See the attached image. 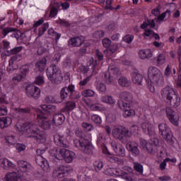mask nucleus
<instances>
[{
    "label": "nucleus",
    "mask_w": 181,
    "mask_h": 181,
    "mask_svg": "<svg viewBox=\"0 0 181 181\" xmlns=\"http://www.w3.org/2000/svg\"><path fill=\"white\" fill-rule=\"evenodd\" d=\"M161 97L167 104L173 108H177L180 105V97L175 89L169 86L161 90Z\"/></svg>",
    "instance_id": "f257e3e1"
},
{
    "label": "nucleus",
    "mask_w": 181,
    "mask_h": 181,
    "mask_svg": "<svg viewBox=\"0 0 181 181\" xmlns=\"http://www.w3.org/2000/svg\"><path fill=\"white\" fill-rule=\"evenodd\" d=\"M47 76L52 84H60L63 81L62 71L55 64H52L47 69Z\"/></svg>",
    "instance_id": "f03ea898"
},
{
    "label": "nucleus",
    "mask_w": 181,
    "mask_h": 181,
    "mask_svg": "<svg viewBox=\"0 0 181 181\" xmlns=\"http://www.w3.org/2000/svg\"><path fill=\"white\" fill-rule=\"evenodd\" d=\"M74 146L80 149L81 152L86 155H93L94 146L93 143L84 137H80L79 139L74 140Z\"/></svg>",
    "instance_id": "7ed1b4c3"
},
{
    "label": "nucleus",
    "mask_w": 181,
    "mask_h": 181,
    "mask_svg": "<svg viewBox=\"0 0 181 181\" xmlns=\"http://www.w3.org/2000/svg\"><path fill=\"white\" fill-rule=\"evenodd\" d=\"M148 77L150 83L156 84V86H162L163 84V75L160 70L155 66L148 68Z\"/></svg>",
    "instance_id": "20e7f679"
},
{
    "label": "nucleus",
    "mask_w": 181,
    "mask_h": 181,
    "mask_svg": "<svg viewBox=\"0 0 181 181\" xmlns=\"http://www.w3.org/2000/svg\"><path fill=\"white\" fill-rule=\"evenodd\" d=\"M159 132L162 135L163 139L168 142L170 145L173 146L175 141H173V133L166 123H161L158 125Z\"/></svg>",
    "instance_id": "39448f33"
},
{
    "label": "nucleus",
    "mask_w": 181,
    "mask_h": 181,
    "mask_svg": "<svg viewBox=\"0 0 181 181\" xmlns=\"http://www.w3.org/2000/svg\"><path fill=\"white\" fill-rule=\"evenodd\" d=\"M21 131L25 132L27 138H33V139L39 132V127L33 122H27L22 124Z\"/></svg>",
    "instance_id": "423d86ee"
},
{
    "label": "nucleus",
    "mask_w": 181,
    "mask_h": 181,
    "mask_svg": "<svg viewBox=\"0 0 181 181\" xmlns=\"http://www.w3.org/2000/svg\"><path fill=\"white\" fill-rule=\"evenodd\" d=\"M71 169V167H70L68 165H60L54 170L53 175L54 176L58 177L59 179H62V177H64V176H67Z\"/></svg>",
    "instance_id": "0eeeda50"
},
{
    "label": "nucleus",
    "mask_w": 181,
    "mask_h": 181,
    "mask_svg": "<svg viewBox=\"0 0 181 181\" xmlns=\"http://www.w3.org/2000/svg\"><path fill=\"white\" fill-rule=\"evenodd\" d=\"M9 33H12L11 35V37H15L17 40H19V37H23V36H25V33H21V30L15 28L6 27L2 30V35L4 37L7 35H9Z\"/></svg>",
    "instance_id": "6e6552de"
},
{
    "label": "nucleus",
    "mask_w": 181,
    "mask_h": 181,
    "mask_svg": "<svg viewBox=\"0 0 181 181\" xmlns=\"http://www.w3.org/2000/svg\"><path fill=\"white\" fill-rule=\"evenodd\" d=\"M165 112L170 122L173 125H175V127H177V125H179V115H177V113H176V112H175L170 107H167L165 108Z\"/></svg>",
    "instance_id": "1a4fd4ad"
},
{
    "label": "nucleus",
    "mask_w": 181,
    "mask_h": 181,
    "mask_svg": "<svg viewBox=\"0 0 181 181\" xmlns=\"http://www.w3.org/2000/svg\"><path fill=\"white\" fill-rule=\"evenodd\" d=\"M28 97L37 100L40 97V89L35 85H28L25 88Z\"/></svg>",
    "instance_id": "9d476101"
},
{
    "label": "nucleus",
    "mask_w": 181,
    "mask_h": 181,
    "mask_svg": "<svg viewBox=\"0 0 181 181\" xmlns=\"http://www.w3.org/2000/svg\"><path fill=\"white\" fill-rule=\"evenodd\" d=\"M59 153L64 159L66 163H71L74 159V152L66 149L64 148H60L59 150Z\"/></svg>",
    "instance_id": "9b49d317"
},
{
    "label": "nucleus",
    "mask_w": 181,
    "mask_h": 181,
    "mask_svg": "<svg viewBox=\"0 0 181 181\" xmlns=\"http://www.w3.org/2000/svg\"><path fill=\"white\" fill-rule=\"evenodd\" d=\"M123 170L122 171L120 176L122 179H124L127 181H136V180L134 179L132 176H134V169L129 166H124L122 168Z\"/></svg>",
    "instance_id": "f8f14e48"
},
{
    "label": "nucleus",
    "mask_w": 181,
    "mask_h": 181,
    "mask_svg": "<svg viewBox=\"0 0 181 181\" xmlns=\"http://www.w3.org/2000/svg\"><path fill=\"white\" fill-rule=\"evenodd\" d=\"M54 142L57 146H60L61 148H69V141L66 140L64 136L55 134L54 136Z\"/></svg>",
    "instance_id": "ddd939ff"
},
{
    "label": "nucleus",
    "mask_w": 181,
    "mask_h": 181,
    "mask_svg": "<svg viewBox=\"0 0 181 181\" xmlns=\"http://www.w3.org/2000/svg\"><path fill=\"white\" fill-rule=\"evenodd\" d=\"M111 146L117 156H125V148H124V146L117 144L115 141H112Z\"/></svg>",
    "instance_id": "4468645a"
},
{
    "label": "nucleus",
    "mask_w": 181,
    "mask_h": 181,
    "mask_svg": "<svg viewBox=\"0 0 181 181\" xmlns=\"http://www.w3.org/2000/svg\"><path fill=\"white\" fill-rule=\"evenodd\" d=\"M127 149L131 152L133 156H139V148H138V144L134 141H129L127 143Z\"/></svg>",
    "instance_id": "2eb2a0df"
},
{
    "label": "nucleus",
    "mask_w": 181,
    "mask_h": 181,
    "mask_svg": "<svg viewBox=\"0 0 181 181\" xmlns=\"http://www.w3.org/2000/svg\"><path fill=\"white\" fill-rule=\"evenodd\" d=\"M112 134L114 138L119 139V141H122V139H124V127L121 126L115 127L112 130Z\"/></svg>",
    "instance_id": "dca6fc26"
},
{
    "label": "nucleus",
    "mask_w": 181,
    "mask_h": 181,
    "mask_svg": "<svg viewBox=\"0 0 181 181\" xmlns=\"http://www.w3.org/2000/svg\"><path fill=\"white\" fill-rule=\"evenodd\" d=\"M42 110L40 111L41 114H46L47 115H51L57 111V108L54 105H41Z\"/></svg>",
    "instance_id": "f3484780"
},
{
    "label": "nucleus",
    "mask_w": 181,
    "mask_h": 181,
    "mask_svg": "<svg viewBox=\"0 0 181 181\" xmlns=\"http://www.w3.org/2000/svg\"><path fill=\"white\" fill-rule=\"evenodd\" d=\"M38 123L40 128L42 129H50V122L45 117L37 115Z\"/></svg>",
    "instance_id": "a211bd4d"
},
{
    "label": "nucleus",
    "mask_w": 181,
    "mask_h": 181,
    "mask_svg": "<svg viewBox=\"0 0 181 181\" xmlns=\"http://www.w3.org/2000/svg\"><path fill=\"white\" fill-rule=\"evenodd\" d=\"M141 128L144 132L146 134V135H150V136H151V135L155 134V129L153 128V125H152V124L150 122H144L141 124Z\"/></svg>",
    "instance_id": "6ab92c4d"
},
{
    "label": "nucleus",
    "mask_w": 181,
    "mask_h": 181,
    "mask_svg": "<svg viewBox=\"0 0 181 181\" xmlns=\"http://www.w3.org/2000/svg\"><path fill=\"white\" fill-rule=\"evenodd\" d=\"M132 81L136 86H142V83H144V76L142 74H139L138 71H134L132 73Z\"/></svg>",
    "instance_id": "aec40b11"
},
{
    "label": "nucleus",
    "mask_w": 181,
    "mask_h": 181,
    "mask_svg": "<svg viewBox=\"0 0 181 181\" xmlns=\"http://www.w3.org/2000/svg\"><path fill=\"white\" fill-rule=\"evenodd\" d=\"M35 162L37 165L42 168V170H47V169H49V164H47V161H46V158L37 156H35Z\"/></svg>",
    "instance_id": "412c9836"
},
{
    "label": "nucleus",
    "mask_w": 181,
    "mask_h": 181,
    "mask_svg": "<svg viewBox=\"0 0 181 181\" xmlns=\"http://www.w3.org/2000/svg\"><path fill=\"white\" fill-rule=\"evenodd\" d=\"M3 181H22V177L15 172L9 173L6 175Z\"/></svg>",
    "instance_id": "4be33fe9"
},
{
    "label": "nucleus",
    "mask_w": 181,
    "mask_h": 181,
    "mask_svg": "<svg viewBox=\"0 0 181 181\" xmlns=\"http://www.w3.org/2000/svg\"><path fill=\"white\" fill-rule=\"evenodd\" d=\"M71 87H72V85H69V86H65L62 88L60 91L61 101H59V103H63V101H64V100H66V98L69 97V94H70L71 91Z\"/></svg>",
    "instance_id": "5701e85b"
},
{
    "label": "nucleus",
    "mask_w": 181,
    "mask_h": 181,
    "mask_svg": "<svg viewBox=\"0 0 181 181\" xmlns=\"http://www.w3.org/2000/svg\"><path fill=\"white\" fill-rule=\"evenodd\" d=\"M66 117L64 116L63 114L59 113L55 115L52 118V124L55 125L56 127H59V125H62Z\"/></svg>",
    "instance_id": "b1692460"
},
{
    "label": "nucleus",
    "mask_w": 181,
    "mask_h": 181,
    "mask_svg": "<svg viewBox=\"0 0 181 181\" xmlns=\"http://www.w3.org/2000/svg\"><path fill=\"white\" fill-rule=\"evenodd\" d=\"M18 169L23 173L30 172V168H32V165H30L29 163L25 160L18 161Z\"/></svg>",
    "instance_id": "393cba45"
},
{
    "label": "nucleus",
    "mask_w": 181,
    "mask_h": 181,
    "mask_svg": "<svg viewBox=\"0 0 181 181\" xmlns=\"http://www.w3.org/2000/svg\"><path fill=\"white\" fill-rule=\"evenodd\" d=\"M153 53L151 49H140L139 51V57L142 60H145L146 59H151Z\"/></svg>",
    "instance_id": "a878e982"
},
{
    "label": "nucleus",
    "mask_w": 181,
    "mask_h": 181,
    "mask_svg": "<svg viewBox=\"0 0 181 181\" xmlns=\"http://www.w3.org/2000/svg\"><path fill=\"white\" fill-rule=\"evenodd\" d=\"M119 97L123 101H127V103H129V104H131V103H132V100H134V97L132 96V93H131L128 91L121 92Z\"/></svg>",
    "instance_id": "bb28decb"
},
{
    "label": "nucleus",
    "mask_w": 181,
    "mask_h": 181,
    "mask_svg": "<svg viewBox=\"0 0 181 181\" xmlns=\"http://www.w3.org/2000/svg\"><path fill=\"white\" fill-rule=\"evenodd\" d=\"M83 43H84V41L79 37L71 38L69 41V46H72V47H78L81 46Z\"/></svg>",
    "instance_id": "cd10ccee"
},
{
    "label": "nucleus",
    "mask_w": 181,
    "mask_h": 181,
    "mask_svg": "<svg viewBox=\"0 0 181 181\" xmlns=\"http://www.w3.org/2000/svg\"><path fill=\"white\" fill-rule=\"evenodd\" d=\"M15 111L19 115H21L22 117H25V115H28V114H30V112H32V109L29 107H24V108L18 107V108H16Z\"/></svg>",
    "instance_id": "c85d7f7f"
},
{
    "label": "nucleus",
    "mask_w": 181,
    "mask_h": 181,
    "mask_svg": "<svg viewBox=\"0 0 181 181\" xmlns=\"http://www.w3.org/2000/svg\"><path fill=\"white\" fill-rule=\"evenodd\" d=\"M46 63H47V59H46V57H43L35 64V67L39 71H43L46 69Z\"/></svg>",
    "instance_id": "c756f323"
},
{
    "label": "nucleus",
    "mask_w": 181,
    "mask_h": 181,
    "mask_svg": "<svg viewBox=\"0 0 181 181\" xmlns=\"http://www.w3.org/2000/svg\"><path fill=\"white\" fill-rule=\"evenodd\" d=\"M11 117H1L0 118V128L4 129V128H8L9 124H11Z\"/></svg>",
    "instance_id": "7c9ffc66"
},
{
    "label": "nucleus",
    "mask_w": 181,
    "mask_h": 181,
    "mask_svg": "<svg viewBox=\"0 0 181 181\" xmlns=\"http://www.w3.org/2000/svg\"><path fill=\"white\" fill-rule=\"evenodd\" d=\"M33 139H35L37 144H45V142H46V134L37 132V135L35 136Z\"/></svg>",
    "instance_id": "2f4dec72"
},
{
    "label": "nucleus",
    "mask_w": 181,
    "mask_h": 181,
    "mask_svg": "<svg viewBox=\"0 0 181 181\" xmlns=\"http://www.w3.org/2000/svg\"><path fill=\"white\" fill-rule=\"evenodd\" d=\"M153 62L156 63V66H162V64L166 63V59L163 54H160L157 57L153 59Z\"/></svg>",
    "instance_id": "473e14b6"
},
{
    "label": "nucleus",
    "mask_w": 181,
    "mask_h": 181,
    "mask_svg": "<svg viewBox=\"0 0 181 181\" xmlns=\"http://www.w3.org/2000/svg\"><path fill=\"white\" fill-rule=\"evenodd\" d=\"M101 101L105 103L106 104H110V105H114L115 104V99L111 95H105L102 97Z\"/></svg>",
    "instance_id": "72a5a7b5"
},
{
    "label": "nucleus",
    "mask_w": 181,
    "mask_h": 181,
    "mask_svg": "<svg viewBox=\"0 0 181 181\" xmlns=\"http://www.w3.org/2000/svg\"><path fill=\"white\" fill-rule=\"evenodd\" d=\"M118 83L122 87H129L131 86V81L128 80L125 76H121L118 79Z\"/></svg>",
    "instance_id": "f704fd0d"
},
{
    "label": "nucleus",
    "mask_w": 181,
    "mask_h": 181,
    "mask_svg": "<svg viewBox=\"0 0 181 181\" xmlns=\"http://www.w3.org/2000/svg\"><path fill=\"white\" fill-rule=\"evenodd\" d=\"M132 105L131 103H129V107H127L124 110V113L123 115L124 118L135 115V110H132Z\"/></svg>",
    "instance_id": "c9c22d12"
},
{
    "label": "nucleus",
    "mask_w": 181,
    "mask_h": 181,
    "mask_svg": "<svg viewBox=\"0 0 181 181\" xmlns=\"http://www.w3.org/2000/svg\"><path fill=\"white\" fill-rule=\"evenodd\" d=\"M69 97L72 100H78L81 97V95H80V92H77L74 90V86L72 85L71 88V93L69 95Z\"/></svg>",
    "instance_id": "e433bc0d"
},
{
    "label": "nucleus",
    "mask_w": 181,
    "mask_h": 181,
    "mask_svg": "<svg viewBox=\"0 0 181 181\" xmlns=\"http://www.w3.org/2000/svg\"><path fill=\"white\" fill-rule=\"evenodd\" d=\"M109 160L110 162H112V163H117V165H124V160L117 156H109Z\"/></svg>",
    "instance_id": "4c0bfd02"
},
{
    "label": "nucleus",
    "mask_w": 181,
    "mask_h": 181,
    "mask_svg": "<svg viewBox=\"0 0 181 181\" xmlns=\"http://www.w3.org/2000/svg\"><path fill=\"white\" fill-rule=\"evenodd\" d=\"M75 107H76V102L68 101L65 104L64 111L66 112H67L69 111H73V110H74Z\"/></svg>",
    "instance_id": "58836bf2"
},
{
    "label": "nucleus",
    "mask_w": 181,
    "mask_h": 181,
    "mask_svg": "<svg viewBox=\"0 0 181 181\" xmlns=\"http://www.w3.org/2000/svg\"><path fill=\"white\" fill-rule=\"evenodd\" d=\"M25 78V75H23L21 73V74H17L16 76H14L12 78V81L15 84H18V83H21V81H22V80H23Z\"/></svg>",
    "instance_id": "ea45409f"
},
{
    "label": "nucleus",
    "mask_w": 181,
    "mask_h": 181,
    "mask_svg": "<svg viewBox=\"0 0 181 181\" xmlns=\"http://www.w3.org/2000/svg\"><path fill=\"white\" fill-rule=\"evenodd\" d=\"M49 29V23H45L42 25V26L38 30V36H43L45 32Z\"/></svg>",
    "instance_id": "a19ab883"
},
{
    "label": "nucleus",
    "mask_w": 181,
    "mask_h": 181,
    "mask_svg": "<svg viewBox=\"0 0 181 181\" xmlns=\"http://www.w3.org/2000/svg\"><path fill=\"white\" fill-rule=\"evenodd\" d=\"M96 89L99 93H105L107 91V86L104 83L98 82L96 85Z\"/></svg>",
    "instance_id": "79ce46f5"
},
{
    "label": "nucleus",
    "mask_w": 181,
    "mask_h": 181,
    "mask_svg": "<svg viewBox=\"0 0 181 181\" xmlns=\"http://www.w3.org/2000/svg\"><path fill=\"white\" fill-rule=\"evenodd\" d=\"M134 169L139 173V175H142L144 173V166L139 163H134Z\"/></svg>",
    "instance_id": "37998d69"
},
{
    "label": "nucleus",
    "mask_w": 181,
    "mask_h": 181,
    "mask_svg": "<svg viewBox=\"0 0 181 181\" xmlns=\"http://www.w3.org/2000/svg\"><path fill=\"white\" fill-rule=\"evenodd\" d=\"M5 139L6 144H8V145H15V144H16V139L13 135H7L5 136Z\"/></svg>",
    "instance_id": "c03bdc74"
},
{
    "label": "nucleus",
    "mask_w": 181,
    "mask_h": 181,
    "mask_svg": "<svg viewBox=\"0 0 181 181\" xmlns=\"http://www.w3.org/2000/svg\"><path fill=\"white\" fill-rule=\"evenodd\" d=\"M109 73H112L115 76L119 74V68L117 67L115 65L110 66L108 68Z\"/></svg>",
    "instance_id": "a18cd8bd"
},
{
    "label": "nucleus",
    "mask_w": 181,
    "mask_h": 181,
    "mask_svg": "<svg viewBox=\"0 0 181 181\" xmlns=\"http://www.w3.org/2000/svg\"><path fill=\"white\" fill-rule=\"evenodd\" d=\"M4 169L8 170V169H12L15 168V164H13L12 162L9 161L8 159L4 160V163L3 164Z\"/></svg>",
    "instance_id": "49530a36"
},
{
    "label": "nucleus",
    "mask_w": 181,
    "mask_h": 181,
    "mask_svg": "<svg viewBox=\"0 0 181 181\" xmlns=\"http://www.w3.org/2000/svg\"><path fill=\"white\" fill-rule=\"evenodd\" d=\"M117 107L120 109L124 111L127 110V108L129 107V105L128 103L124 102L123 100H118L117 101Z\"/></svg>",
    "instance_id": "de8ad7c7"
},
{
    "label": "nucleus",
    "mask_w": 181,
    "mask_h": 181,
    "mask_svg": "<svg viewBox=\"0 0 181 181\" xmlns=\"http://www.w3.org/2000/svg\"><path fill=\"white\" fill-rule=\"evenodd\" d=\"M156 149V147L155 146H153L150 142L146 145L145 147L144 151H146L148 153H155V151Z\"/></svg>",
    "instance_id": "09e8293b"
},
{
    "label": "nucleus",
    "mask_w": 181,
    "mask_h": 181,
    "mask_svg": "<svg viewBox=\"0 0 181 181\" xmlns=\"http://www.w3.org/2000/svg\"><path fill=\"white\" fill-rule=\"evenodd\" d=\"M48 35H50L51 36H54L56 42H57V40L60 39V36H62V35L55 32L53 28H49L48 30Z\"/></svg>",
    "instance_id": "8fccbe9b"
},
{
    "label": "nucleus",
    "mask_w": 181,
    "mask_h": 181,
    "mask_svg": "<svg viewBox=\"0 0 181 181\" xmlns=\"http://www.w3.org/2000/svg\"><path fill=\"white\" fill-rule=\"evenodd\" d=\"M29 69H30V65L29 64L22 66V67L21 68V74L26 77V74L29 73Z\"/></svg>",
    "instance_id": "3c124183"
},
{
    "label": "nucleus",
    "mask_w": 181,
    "mask_h": 181,
    "mask_svg": "<svg viewBox=\"0 0 181 181\" xmlns=\"http://www.w3.org/2000/svg\"><path fill=\"white\" fill-rule=\"evenodd\" d=\"M103 78L107 84H112L113 79L110 76V73L106 72L103 74Z\"/></svg>",
    "instance_id": "603ef678"
},
{
    "label": "nucleus",
    "mask_w": 181,
    "mask_h": 181,
    "mask_svg": "<svg viewBox=\"0 0 181 181\" xmlns=\"http://www.w3.org/2000/svg\"><path fill=\"white\" fill-rule=\"evenodd\" d=\"M83 97H94L95 92L91 89H88L82 92Z\"/></svg>",
    "instance_id": "864d4df0"
},
{
    "label": "nucleus",
    "mask_w": 181,
    "mask_h": 181,
    "mask_svg": "<svg viewBox=\"0 0 181 181\" xmlns=\"http://www.w3.org/2000/svg\"><path fill=\"white\" fill-rule=\"evenodd\" d=\"M91 119L95 124H98V125H100L101 122H103V120L101 119V117H100L98 115H93L91 116Z\"/></svg>",
    "instance_id": "5fc2aeb1"
},
{
    "label": "nucleus",
    "mask_w": 181,
    "mask_h": 181,
    "mask_svg": "<svg viewBox=\"0 0 181 181\" xmlns=\"http://www.w3.org/2000/svg\"><path fill=\"white\" fill-rule=\"evenodd\" d=\"M166 15H168V16H170V10H167L165 12L163 13L160 16H158V18H155L156 21H163L165 18H166Z\"/></svg>",
    "instance_id": "6e6d98bb"
},
{
    "label": "nucleus",
    "mask_w": 181,
    "mask_h": 181,
    "mask_svg": "<svg viewBox=\"0 0 181 181\" xmlns=\"http://www.w3.org/2000/svg\"><path fill=\"white\" fill-rule=\"evenodd\" d=\"M37 156H41V158H47V153L45 150L38 148L36 151Z\"/></svg>",
    "instance_id": "4d7b16f0"
},
{
    "label": "nucleus",
    "mask_w": 181,
    "mask_h": 181,
    "mask_svg": "<svg viewBox=\"0 0 181 181\" xmlns=\"http://www.w3.org/2000/svg\"><path fill=\"white\" fill-rule=\"evenodd\" d=\"M43 83H45V77L42 74H40L35 78V83L38 84V86H40L43 84Z\"/></svg>",
    "instance_id": "13d9d810"
},
{
    "label": "nucleus",
    "mask_w": 181,
    "mask_h": 181,
    "mask_svg": "<svg viewBox=\"0 0 181 181\" xmlns=\"http://www.w3.org/2000/svg\"><path fill=\"white\" fill-rule=\"evenodd\" d=\"M94 166H95V170L96 172H98V170H101V169H103V167L104 166V165L101 161H96L94 163Z\"/></svg>",
    "instance_id": "bf43d9fd"
},
{
    "label": "nucleus",
    "mask_w": 181,
    "mask_h": 181,
    "mask_svg": "<svg viewBox=\"0 0 181 181\" xmlns=\"http://www.w3.org/2000/svg\"><path fill=\"white\" fill-rule=\"evenodd\" d=\"M104 36V32L103 30H98L93 33V37L95 39H101Z\"/></svg>",
    "instance_id": "052dcab7"
},
{
    "label": "nucleus",
    "mask_w": 181,
    "mask_h": 181,
    "mask_svg": "<svg viewBox=\"0 0 181 181\" xmlns=\"http://www.w3.org/2000/svg\"><path fill=\"white\" fill-rule=\"evenodd\" d=\"M82 127L85 129H88V131H93V129H94V127L93 126V124L87 122H83Z\"/></svg>",
    "instance_id": "680f3d73"
},
{
    "label": "nucleus",
    "mask_w": 181,
    "mask_h": 181,
    "mask_svg": "<svg viewBox=\"0 0 181 181\" xmlns=\"http://www.w3.org/2000/svg\"><path fill=\"white\" fill-rule=\"evenodd\" d=\"M104 47L108 48L111 46V40L110 38H104L102 41Z\"/></svg>",
    "instance_id": "e2e57ef3"
},
{
    "label": "nucleus",
    "mask_w": 181,
    "mask_h": 181,
    "mask_svg": "<svg viewBox=\"0 0 181 181\" xmlns=\"http://www.w3.org/2000/svg\"><path fill=\"white\" fill-rule=\"evenodd\" d=\"M45 102L48 104L53 103H59L56 101V99L52 95H48L45 97Z\"/></svg>",
    "instance_id": "0e129e2a"
},
{
    "label": "nucleus",
    "mask_w": 181,
    "mask_h": 181,
    "mask_svg": "<svg viewBox=\"0 0 181 181\" xmlns=\"http://www.w3.org/2000/svg\"><path fill=\"white\" fill-rule=\"evenodd\" d=\"M155 148L159 146V139L158 137L151 138L149 141Z\"/></svg>",
    "instance_id": "69168bd1"
},
{
    "label": "nucleus",
    "mask_w": 181,
    "mask_h": 181,
    "mask_svg": "<svg viewBox=\"0 0 181 181\" xmlns=\"http://www.w3.org/2000/svg\"><path fill=\"white\" fill-rule=\"evenodd\" d=\"M58 10L56 7H52L50 9L49 18H54L57 15Z\"/></svg>",
    "instance_id": "338daca9"
},
{
    "label": "nucleus",
    "mask_w": 181,
    "mask_h": 181,
    "mask_svg": "<svg viewBox=\"0 0 181 181\" xmlns=\"http://www.w3.org/2000/svg\"><path fill=\"white\" fill-rule=\"evenodd\" d=\"M123 40L126 43H131L134 40V37L131 35H127L123 37Z\"/></svg>",
    "instance_id": "774afa93"
}]
</instances>
